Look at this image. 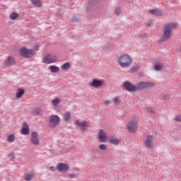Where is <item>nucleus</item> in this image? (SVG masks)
Wrapping results in <instances>:
<instances>
[{"label":"nucleus","mask_w":181,"mask_h":181,"mask_svg":"<svg viewBox=\"0 0 181 181\" xmlns=\"http://www.w3.org/2000/svg\"><path fill=\"white\" fill-rule=\"evenodd\" d=\"M119 67L122 69H128L132 65V58L128 54H123L119 56L117 59Z\"/></svg>","instance_id":"nucleus-2"},{"label":"nucleus","mask_w":181,"mask_h":181,"mask_svg":"<svg viewBox=\"0 0 181 181\" xmlns=\"http://www.w3.org/2000/svg\"><path fill=\"white\" fill-rule=\"evenodd\" d=\"M6 141L10 144H12L13 141H15V136L13 135V134H11L6 137Z\"/></svg>","instance_id":"nucleus-26"},{"label":"nucleus","mask_w":181,"mask_h":181,"mask_svg":"<svg viewBox=\"0 0 181 181\" xmlns=\"http://www.w3.org/2000/svg\"><path fill=\"white\" fill-rule=\"evenodd\" d=\"M58 60V57L56 55L52 54H47V56L42 58L43 64H54Z\"/></svg>","instance_id":"nucleus-6"},{"label":"nucleus","mask_w":181,"mask_h":181,"mask_svg":"<svg viewBox=\"0 0 181 181\" xmlns=\"http://www.w3.org/2000/svg\"><path fill=\"white\" fill-rule=\"evenodd\" d=\"M42 113V108H35L33 110H32V115L33 116H37V115H40Z\"/></svg>","instance_id":"nucleus-23"},{"label":"nucleus","mask_w":181,"mask_h":181,"mask_svg":"<svg viewBox=\"0 0 181 181\" xmlns=\"http://www.w3.org/2000/svg\"><path fill=\"white\" fill-rule=\"evenodd\" d=\"M68 177H69V178L73 179V178L76 177V175H75V174L72 173V174H69L68 175Z\"/></svg>","instance_id":"nucleus-37"},{"label":"nucleus","mask_w":181,"mask_h":181,"mask_svg":"<svg viewBox=\"0 0 181 181\" xmlns=\"http://www.w3.org/2000/svg\"><path fill=\"white\" fill-rule=\"evenodd\" d=\"M149 13H151V15H153L154 16H161L160 11L159 10H156V9L149 10Z\"/></svg>","instance_id":"nucleus-24"},{"label":"nucleus","mask_w":181,"mask_h":181,"mask_svg":"<svg viewBox=\"0 0 181 181\" xmlns=\"http://www.w3.org/2000/svg\"><path fill=\"white\" fill-rule=\"evenodd\" d=\"M86 13H87V17L90 18V10L89 9V8H87Z\"/></svg>","instance_id":"nucleus-36"},{"label":"nucleus","mask_w":181,"mask_h":181,"mask_svg":"<svg viewBox=\"0 0 181 181\" xmlns=\"http://www.w3.org/2000/svg\"><path fill=\"white\" fill-rule=\"evenodd\" d=\"M105 81L103 79L98 80V79H93L91 82V86L99 88L100 86H104Z\"/></svg>","instance_id":"nucleus-15"},{"label":"nucleus","mask_w":181,"mask_h":181,"mask_svg":"<svg viewBox=\"0 0 181 181\" xmlns=\"http://www.w3.org/2000/svg\"><path fill=\"white\" fill-rule=\"evenodd\" d=\"M48 69H49L50 72L52 73H58L59 71H60V69L54 65L48 66Z\"/></svg>","instance_id":"nucleus-20"},{"label":"nucleus","mask_w":181,"mask_h":181,"mask_svg":"<svg viewBox=\"0 0 181 181\" xmlns=\"http://www.w3.org/2000/svg\"><path fill=\"white\" fill-rule=\"evenodd\" d=\"M147 112H148V113H151V114L155 113V110L151 107H147Z\"/></svg>","instance_id":"nucleus-32"},{"label":"nucleus","mask_w":181,"mask_h":181,"mask_svg":"<svg viewBox=\"0 0 181 181\" xmlns=\"http://www.w3.org/2000/svg\"><path fill=\"white\" fill-rule=\"evenodd\" d=\"M120 102H121L120 98L116 97V98H114V103H115V105H118L119 103H120Z\"/></svg>","instance_id":"nucleus-30"},{"label":"nucleus","mask_w":181,"mask_h":181,"mask_svg":"<svg viewBox=\"0 0 181 181\" xmlns=\"http://www.w3.org/2000/svg\"><path fill=\"white\" fill-rule=\"evenodd\" d=\"M153 87H155V83L152 82L140 81L136 85V90H142Z\"/></svg>","instance_id":"nucleus-4"},{"label":"nucleus","mask_w":181,"mask_h":181,"mask_svg":"<svg viewBox=\"0 0 181 181\" xmlns=\"http://www.w3.org/2000/svg\"><path fill=\"white\" fill-rule=\"evenodd\" d=\"M24 93H25L24 89L18 88L17 90V92L16 93V98H21L23 95Z\"/></svg>","instance_id":"nucleus-21"},{"label":"nucleus","mask_w":181,"mask_h":181,"mask_svg":"<svg viewBox=\"0 0 181 181\" xmlns=\"http://www.w3.org/2000/svg\"><path fill=\"white\" fill-rule=\"evenodd\" d=\"M123 87L126 90L130 93H133L137 90L136 85L130 83L129 81H125V83H123Z\"/></svg>","instance_id":"nucleus-9"},{"label":"nucleus","mask_w":181,"mask_h":181,"mask_svg":"<svg viewBox=\"0 0 181 181\" xmlns=\"http://www.w3.org/2000/svg\"><path fill=\"white\" fill-rule=\"evenodd\" d=\"M120 12H121L120 8H116V13H117V14H119V13H120Z\"/></svg>","instance_id":"nucleus-39"},{"label":"nucleus","mask_w":181,"mask_h":181,"mask_svg":"<svg viewBox=\"0 0 181 181\" xmlns=\"http://www.w3.org/2000/svg\"><path fill=\"white\" fill-rule=\"evenodd\" d=\"M20 55L24 58L29 59L35 56V52L33 49H28L22 47L19 51Z\"/></svg>","instance_id":"nucleus-3"},{"label":"nucleus","mask_w":181,"mask_h":181,"mask_svg":"<svg viewBox=\"0 0 181 181\" xmlns=\"http://www.w3.org/2000/svg\"><path fill=\"white\" fill-rule=\"evenodd\" d=\"M74 124L79 127L80 129H81L82 132H86L88 128V123L86 121H81L80 119H78L76 120L75 122H74Z\"/></svg>","instance_id":"nucleus-7"},{"label":"nucleus","mask_w":181,"mask_h":181,"mask_svg":"<svg viewBox=\"0 0 181 181\" xmlns=\"http://www.w3.org/2000/svg\"><path fill=\"white\" fill-rule=\"evenodd\" d=\"M34 175L32 173L31 174H26V176H25L24 180L25 181H31L32 179H33Z\"/></svg>","instance_id":"nucleus-28"},{"label":"nucleus","mask_w":181,"mask_h":181,"mask_svg":"<svg viewBox=\"0 0 181 181\" xmlns=\"http://www.w3.org/2000/svg\"><path fill=\"white\" fill-rule=\"evenodd\" d=\"M152 24H153L152 20L148 21H147V22L146 23V25L147 26H151Z\"/></svg>","instance_id":"nucleus-35"},{"label":"nucleus","mask_w":181,"mask_h":181,"mask_svg":"<svg viewBox=\"0 0 181 181\" xmlns=\"http://www.w3.org/2000/svg\"><path fill=\"white\" fill-rule=\"evenodd\" d=\"M137 126H138L137 122H135L134 121H131L127 124L128 131L132 133L136 132L138 129Z\"/></svg>","instance_id":"nucleus-13"},{"label":"nucleus","mask_w":181,"mask_h":181,"mask_svg":"<svg viewBox=\"0 0 181 181\" xmlns=\"http://www.w3.org/2000/svg\"><path fill=\"white\" fill-rule=\"evenodd\" d=\"M136 69H135L134 67L132 68V71H136Z\"/></svg>","instance_id":"nucleus-41"},{"label":"nucleus","mask_w":181,"mask_h":181,"mask_svg":"<svg viewBox=\"0 0 181 181\" xmlns=\"http://www.w3.org/2000/svg\"><path fill=\"white\" fill-rule=\"evenodd\" d=\"M178 28V23H169L163 30L162 42H167L172 38V30Z\"/></svg>","instance_id":"nucleus-1"},{"label":"nucleus","mask_w":181,"mask_h":181,"mask_svg":"<svg viewBox=\"0 0 181 181\" xmlns=\"http://www.w3.org/2000/svg\"><path fill=\"white\" fill-rule=\"evenodd\" d=\"M98 148L101 150V151H106L107 150V145L105 144H100Z\"/></svg>","instance_id":"nucleus-31"},{"label":"nucleus","mask_w":181,"mask_h":181,"mask_svg":"<svg viewBox=\"0 0 181 181\" xmlns=\"http://www.w3.org/2000/svg\"><path fill=\"white\" fill-rule=\"evenodd\" d=\"M69 168L70 167L66 163H59L57 165V170L61 173H67Z\"/></svg>","instance_id":"nucleus-10"},{"label":"nucleus","mask_w":181,"mask_h":181,"mask_svg":"<svg viewBox=\"0 0 181 181\" xmlns=\"http://www.w3.org/2000/svg\"><path fill=\"white\" fill-rule=\"evenodd\" d=\"M30 131H29V127L28 124H27L26 122L23 123V127L22 129H21V134L23 135H29Z\"/></svg>","instance_id":"nucleus-17"},{"label":"nucleus","mask_w":181,"mask_h":181,"mask_svg":"<svg viewBox=\"0 0 181 181\" xmlns=\"http://www.w3.org/2000/svg\"><path fill=\"white\" fill-rule=\"evenodd\" d=\"M71 68V64L70 62H66L61 66V69L64 71L69 70Z\"/></svg>","instance_id":"nucleus-25"},{"label":"nucleus","mask_w":181,"mask_h":181,"mask_svg":"<svg viewBox=\"0 0 181 181\" xmlns=\"http://www.w3.org/2000/svg\"><path fill=\"white\" fill-rule=\"evenodd\" d=\"M16 64L15 59L12 56H8L6 60H4V65L6 67H11Z\"/></svg>","instance_id":"nucleus-12"},{"label":"nucleus","mask_w":181,"mask_h":181,"mask_svg":"<svg viewBox=\"0 0 181 181\" xmlns=\"http://www.w3.org/2000/svg\"><path fill=\"white\" fill-rule=\"evenodd\" d=\"M107 141H109L110 144L116 146H118L121 142L119 139H115L114 137H110L109 140Z\"/></svg>","instance_id":"nucleus-18"},{"label":"nucleus","mask_w":181,"mask_h":181,"mask_svg":"<svg viewBox=\"0 0 181 181\" xmlns=\"http://www.w3.org/2000/svg\"><path fill=\"white\" fill-rule=\"evenodd\" d=\"M144 145L148 148L153 146V136H147L146 140L144 141Z\"/></svg>","instance_id":"nucleus-14"},{"label":"nucleus","mask_w":181,"mask_h":181,"mask_svg":"<svg viewBox=\"0 0 181 181\" xmlns=\"http://www.w3.org/2000/svg\"><path fill=\"white\" fill-rule=\"evenodd\" d=\"M32 4L37 8H42V2L40 0H30Z\"/></svg>","instance_id":"nucleus-19"},{"label":"nucleus","mask_w":181,"mask_h":181,"mask_svg":"<svg viewBox=\"0 0 181 181\" xmlns=\"http://www.w3.org/2000/svg\"><path fill=\"white\" fill-rule=\"evenodd\" d=\"M110 103H111V101H110V100H105V105H109Z\"/></svg>","instance_id":"nucleus-40"},{"label":"nucleus","mask_w":181,"mask_h":181,"mask_svg":"<svg viewBox=\"0 0 181 181\" xmlns=\"http://www.w3.org/2000/svg\"><path fill=\"white\" fill-rule=\"evenodd\" d=\"M71 119V113L70 112H66L65 115H64V121L65 122H68Z\"/></svg>","instance_id":"nucleus-27"},{"label":"nucleus","mask_w":181,"mask_h":181,"mask_svg":"<svg viewBox=\"0 0 181 181\" xmlns=\"http://www.w3.org/2000/svg\"><path fill=\"white\" fill-rule=\"evenodd\" d=\"M175 121H177L178 122H181V116L178 115L175 117Z\"/></svg>","instance_id":"nucleus-34"},{"label":"nucleus","mask_w":181,"mask_h":181,"mask_svg":"<svg viewBox=\"0 0 181 181\" xmlns=\"http://www.w3.org/2000/svg\"><path fill=\"white\" fill-rule=\"evenodd\" d=\"M61 122V119L58 115H54L50 116L49 121H48V127L52 129L55 128Z\"/></svg>","instance_id":"nucleus-5"},{"label":"nucleus","mask_w":181,"mask_h":181,"mask_svg":"<svg viewBox=\"0 0 181 181\" xmlns=\"http://www.w3.org/2000/svg\"><path fill=\"white\" fill-rule=\"evenodd\" d=\"M98 140L101 143H105L109 140V138L107 136V134H105V130L100 129V132H98Z\"/></svg>","instance_id":"nucleus-11"},{"label":"nucleus","mask_w":181,"mask_h":181,"mask_svg":"<svg viewBox=\"0 0 181 181\" xmlns=\"http://www.w3.org/2000/svg\"><path fill=\"white\" fill-rule=\"evenodd\" d=\"M50 170H52V172H55L56 171V168L54 166L49 167Z\"/></svg>","instance_id":"nucleus-38"},{"label":"nucleus","mask_w":181,"mask_h":181,"mask_svg":"<svg viewBox=\"0 0 181 181\" xmlns=\"http://www.w3.org/2000/svg\"><path fill=\"white\" fill-rule=\"evenodd\" d=\"M40 135L37 132H33L31 133V139H30V142L32 145L39 146L40 145Z\"/></svg>","instance_id":"nucleus-8"},{"label":"nucleus","mask_w":181,"mask_h":181,"mask_svg":"<svg viewBox=\"0 0 181 181\" xmlns=\"http://www.w3.org/2000/svg\"><path fill=\"white\" fill-rule=\"evenodd\" d=\"M18 17H19V14H18L17 13H11L10 14V20L11 21H15Z\"/></svg>","instance_id":"nucleus-29"},{"label":"nucleus","mask_w":181,"mask_h":181,"mask_svg":"<svg viewBox=\"0 0 181 181\" xmlns=\"http://www.w3.org/2000/svg\"><path fill=\"white\" fill-rule=\"evenodd\" d=\"M8 159H10V160H13V159H15V154H13V153H11L10 155H8Z\"/></svg>","instance_id":"nucleus-33"},{"label":"nucleus","mask_w":181,"mask_h":181,"mask_svg":"<svg viewBox=\"0 0 181 181\" xmlns=\"http://www.w3.org/2000/svg\"><path fill=\"white\" fill-rule=\"evenodd\" d=\"M164 65L163 64L161 61H156L154 63L153 70L156 71H160L163 70Z\"/></svg>","instance_id":"nucleus-16"},{"label":"nucleus","mask_w":181,"mask_h":181,"mask_svg":"<svg viewBox=\"0 0 181 181\" xmlns=\"http://www.w3.org/2000/svg\"><path fill=\"white\" fill-rule=\"evenodd\" d=\"M61 101H62V100H61L60 98H55V99H54V100H52V105L54 107H59V105L60 103H61Z\"/></svg>","instance_id":"nucleus-22"}]
</instances>
